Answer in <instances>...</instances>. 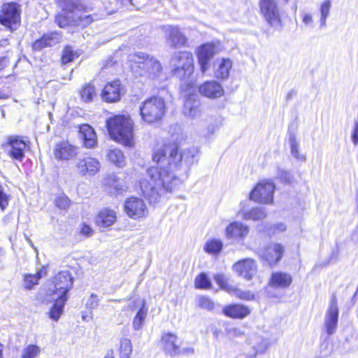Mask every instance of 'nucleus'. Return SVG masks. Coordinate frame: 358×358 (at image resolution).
Segmentation results:
<instances>
[{
  "label": "nucleus",
  "instance_id": "nucleus-57",
  "mask_svg": "<svg viewBox=\"0 0 358 358\" xmlns=\"http://www.w3.org/2000/svg\"><path fill=\"white\" fill-rule=\"evenodd\" d=\"M194 352V350L192 347L182 348L180 349V354L184 355H192Z\"/></svg>",
  "mask_w": 358,
  "mask_h": 358
},
{
  "label": "nucleus",
  "instance_id": "nucleus-33",
  "mask_svg": "<svg viewBox=\"0 0 358 358\" xmlns=\"http://www.w3.org/2000/svg\"><path fill=\"white\" fill-rule=\"evenodd\" d=\"M67 300L68 296L57 297L53 306L49 312V315L51 319L55 321H57L59 319L60 316L63 314L64 307Z\"/></svg>",
  "mask_w": 358,
  "mask_h": 358
},
{
  "label": "nucleus",
  "instance_id": "nucleus-12",
  "mask_svg": "<svg viewBox=\"0 0 358 358\" xmlns=\"http://www.w3.org/2000/svg\"><path fill=\"white\" fill-rule=\"evenodd\" d=\"M124 212L133 219H138L146 216L148 208L143 199L137 197H131L126 200L124 205Z\"/></svg>",
  "mask_w": 358,
  "mask_h": 358
},
{
  "label": "nucleus",
  "instance_id": "nucleus-9",
  "mask_svg": "<svg viewBox=\"0 0 358 358\" xmlns=\"http://www.w3.org/2000/svg\"><path fill=\"white\" fill-rule=\"evenodd\" d=\"M52 283L53 288L50 292L57 296H68L67 293L73 287V278L69 271H62L55 275Z\"/></svg>",
  "mask_w": 358,
  "mask_h": 358
},
{
  "label": "nucleus",
  "instance_id": "nucleus-19",
  "mask_svg": "<svg viewBox=\"0 0 358 358\" xmlns=\"http://www.w3.org/2000/svg\"><path fill=\"white\" fill-rule=\"evenodd\" d=\"M201 95L210 99H218L224 95L222 86L217 81H206L199 87Z\"/></svg>",
  "mask_w": 358,
  "mask_h": 358
},
{
  "label": "nucleus",
  "instance_id": "nucleus-42",
  "mask_svg": "<svg viewBox=\"0 0 358 358\" xmlns=\"http://www.w3.org/2000/svg\"><path fill=\"white\" fill-rule=\"evenodd\" d=\"M214 280L221 289L227 291L230 294L234 285L229 283L228 278L222 273H217L214 276Z\"/></svg>",
  "mask_w": 358,
  "mask_h": 358
},
{
  "label": "nucleus",
  "instance_id": "nucleus-6",
  "mask_svg": "<svg viewBox=\"0 0 358 358\" xmlns=\"http://www.w3.org/2000/svg\"><path fill=\"white\" fill-rule=\"evenodd\" d=\"M87 0H62L59 1V6L64 10L63 13L58 14L55 17V22L59 27L64 28L68 26H73V10H90L91 7L87 3Z\"/></svg>",
  "mask_w": 358,
  "mask_h": 358
},
{
  "label": "nucleus",
  "instance_id": "nucleus-23",
  "mask_svg": "<svg viewBox=\"0 0 358 358\" xmlns=\"http://www.w3.org/2000/svg\"><path fill=\"white\" fill-rule=\"evenodd\" d=\"M8 147L10 157L20 161L23 159L27 144L22 138L13 136L9 137Z\"/></svg>",
  "mask_w": 358,
  "mask_h": 358
},
{
  "label": "nucleus",
  "instance_id": "nucleus-38",
  "mask_svg": "<svg viewBox=\"0 0 358 358\" xmlns=\"http://www.w3.org/2000/svg\"><path fill=\"white\" fill-rule=\"evenodd\" d=\"M256 342L253 346L254 352L252 356L255 358L257 354L264 353L270 345V343L268 339L262 337H257Z\"/></svg>",
  "mask_w": 358,
  "mask_h": 358
},
{
  "label": "nucleus",
  "instance_id": "nucleus-8",
  "mask_svg": "<svg viewBox=\"0 0 358 358\" xmlns=\"http://www.w3.org/2000/svg\"><path fill=\"white\" fill-rule=\"evenodd\" d=\"M275 190L273 182L267 180L259 182L250 193V199L257 203H271Z\"/></svg>",
  "mask_w": 358,
  "mask_h": 358
},
{
  "label": "nucleus",
  "instance_id": "nucleus-34",
  "mask_svg": "<svg viewBox=\"0 0 358 358\" xmlns=\"http://www.w3.org/2000/svg\"><path fill=\"white\" fill-rule=\"evenodd\" d=\"M267 215L266 210L264 208H254L248 212L243 214L244 220H252L254 221L262 220L266 218Z\"/></svg>",
  "mask_w": 358,
  "mask_h": 358
},
{
  "label": "nucleus",
  "instance_id": "nucleus-7",
  "mask_svg": "<svg viewBox=\"0 0 358 358\" xmlns=\"http://www.w3.org/2000/svg\"><path fill=\"white\" fill-rule=\"evenodd\" d=\"M20 21V10L16 3H5L0 10V23L11 30L17 29Z\"/></svg>",
  "mask_w": 358,
  "mask_h": 358
},
{
  "label": "nucleus",
  "instance_id": "nucleus-10",
  "mask_svg": "<svg viewBox=\"0 0 358 358\" xmlns=\"http://www.w3.org/2000/svg\"><path fill=\"white\" fill-rule=\"evenodd\" d=\"M167 45L173 48H179L187 43V38L178 26L164 25L162 27Z\"/></svg>",
  "mask_w": 358,
  "mask_h": 358
},
{
  "label": "nucleus",
  "instance_id": "nucleus-4",
  "mask_svg": "<svg viewBox=\"0 0 358 358\" xmlns=\"http://www.w3.org/2000/svg\"><path fill=\"white\" fill-rule=\"evenodd\" d=\"M166 111V103L162 97L153 96L145 100L140 106V115L143 121L155 123L160 121Z\"/></svg>",
  "mask_w": 358,
  "mask_h": 358
},
{
  "label": "nucleus",
  "instance_id": "nucleus-41",
  "mask_svg": "<svg viewBox=\"0 0 358 358\" xmlns=\"http://www.w3.org/2000/svg\"><path fill=\"white\" fill-rule=\"evenodd\" d=\"M132 352L131 341L128 338H122L120 341V358H129Z\"/></svg>",
  "mask_w": 358,
  "mask_h": 358
},
{
  "label": "nucleus",
  "instance_id": "nucleus-44",
  "mask_svg": "<svg viewBox=\"0 0 358 358\" xmlns=\"http://www.w3.org/2000/svg\"><path fill=\"white\" fill-rule=\"evenodd\" d=\"M106 182L110 187H113L116 193H120L126 189V186L124 182L122 180L115 178V176L109 177Z\"/></svg>",
  "mask_w": 358,
  "mask_h": 358
},
{
  "label": "nucleus",
  "instance_id": "nucleus-13",
  "mask_svg": "<svg viewBox=\"0 0 358 358\" xmlns=\"http://www.w3.org/2000/svg\"><path fill=\"white\" fill-rule=\"evenodd\" d=\"M338 307L336 296L333 295L326 311L324 318V327L329 335L333 334L337 328L338 320Z\"/></svg>",
  "mask_w": 358,
  "mask_h": 358
},
{
  "label": "nucleus",
  "instance_id": "nucleus-45",
  "mask_svg": "<svg viewBox=\"0 0 358 358\" xmlns=\"http://www.w3.org/2000/svg\"><path fill=\"white\" fill-rule=\"evenodd\" d=\"M54 203L58 208L66 210L70 207L71 201L65 194H59L55 197Z\"/></svg>",
  "mask_w": 358,
  "mask_h": 358
},
{
  "label": "nucleus",
  "instance_id": "nucleus-30",
  "mask_svg": "<svg viewBox=\"0 0 358 358\" xmlns=\"http://www.w3.org/2000/svg\"><path fill=\"white\" fill-rule=\"evenodd\" d=\"M232 62L229 59H217L215 64V76L221 80H226L229 76Z\"/></svg>",
  "mask_w": 358,
  "mask_h": 358
},
{
  "label": "nucleus",
  "instance_id": "nucleus-51",
  "mask_svg": "<svg viewBox=\"0 0 358 358\" xmlns=\"http://www.w3.org/2000/svg\"><path fill=\"white\" fill-rule=\"evenodd\" d=\"M198 306L202 308L210 310L214 308V303L208 297L199 296L198 298Z\"/></svg>",
  "mask_w": 358,
  "mask_h": 358
},
{
  "label": "nucleus",
  "instance_id": "nucleus-36",
  "mask_svg": "<svg viewBox=\"0 0 358 358\" xmlns=\"http://www.w3.org/2000/svg\"><path fill=\"white\" fill-rule=\"evenodd\" d=\"M45 273L46 271L44 268H42L34 275H24V287L27 289H31L35 285L38 284L39 279Z\"/></svg>",
  "mask_w": 358,
  "mask_h": 358
},
{
  "label": "nucleus",
  "instance_id": "nucleus-53",
  "mask_svg": "<svg viewBox=\"0 0 358 358\" xmlns=\"http://www.w3.org/2000/svg\"><path fill=\"white\" fill-rule=\"evenodd\" d=\"M99 302L98 296L92 294L87 302V306L90 308H96L99 306Z\"/></svg>",
  "mask_w": 358,
  "mask_h": 358
},
{
  "label": "nucleus",
  "instance_id": "nucleus-55",
  "mask_svg": "<svg viewBox=\"0 0 358 358\" xmlns=\"http://www.w3.org/2000/svg\"><path fill=\"white\" fill-rule=\"evenodd\" d=\"M93 230L86 224H83L80 229V234L85 236H91Z\"/></svg>",
  "mask_w": 358,
  "mask_h": 358
},
{
  "label": "nucleus",
  "instance_id": "nucleus-31",
  "mask_svg": "<svg viewBox=\"0 0 358 358\" xmlns=\"http://www.w3.org/2000/svg\"><path fill=\"white\" fill-rule=\"evenodd\" d=\"M116 220V213L108 208H105L101 210L96 218V224L103 227L112 226Z\"/></svg>",
  "mask_w": 358,
  "mask_h": 358
},
{
  "label": "nucleus",
  "instance_id": "nucleus-63",
  "mask_svg": "<svg viewBox=\"0 0 358 358\" xmlns=\"http://www.w3.org/2000/svg\"><path fill=\"white\" fill-rule=\"evenodd\" d=\"M289 0H283V1L287 3L288 2Z\"/></svg>",
  "mask_w": 358,
  "mask_h": 358
},
{
  "label": "nucleus",
  "instance_id": "nucleus-46",
  "mask_svg": "<svg viewBox=\"0 0 358 358\" xmlns=\"http://www.w3.org/2000/svg\"><path fill=\"white\" fill-rule=\"evenodd\" d=\"M230 294L236 297L243 300H252L254 299V294L248 290H241L234 286Z\"/></svg>",
  "mask_w": 358,
  "mask_h": 358
},
{
  "label": "nucleus",
  "instance_id": "nucleus-32",
  "mask_svg": "<svg viewBox=\"0 0 358 358\" xmlns=\"http://www.w3.org/2000/svg\"><path fill=\"white\" fill-rule=\"evenodd\" d=\"M183 113L185 116L196 118L200 115V103L199 101L189 96L184 104Z\"/></svg>",
  "mask_w": 358,
  "mask_h": 358
},
{
  "label": "nucleus",
  "instance_id": "nucleus-24",
  "mask_svg": "<svg viewBox=\"0 0 358 358\" xmlns=\"http://www.w3.org/2000/svg\"><path fill=\"white\" fill-rule=\"evenodd\" d=\"M79 138L87 148H92L97 143L96 134L94 129L87 124L79 126Z\"/></svg>",
  "mask_w": 358,
  "mask_h": 358
},
{
  "label": "nucleus",
  "instance_id": "nucleus-1",
  "mask_svg": "<svg viewBox=\"0 0 358 358\" xmlns=\"http://www.w3.org/2000/svg\"><path fill=\"white\" fill-rule=\"evenodd\" d=\"M198 155L195 148L179 151L177 144L164 143L155 148L152 159L157 166H151L146 171L145 178L140 181V187L150 202L156 203L164 194L171 192L181 183L180 178L174 170L194 164Z\"/></svg>",
  "mask_w": 358,
  "mask_h": 358
},
{
  "label": "nucleus",
  "instance_id": "nucleus-49",
  "mask_svg": "<svg viewBox=\"0 0 358 358\" xmlns=\"http://www.w3.org/2000/svg\"><path fill=\"white\" fill-rule=\"evenodd\" d=\"M289 144L292 155L297 159L304 160L305 157L303 155H300L299 150V143L296 141L294 136H290Z\"/></svg>",
  "mask_w": 358,
  "mask_h": 358
},
{
  "label": "nucleus",
  "instance_id": "nucleus-52",
  "mask_svg": "<svg viewBox=\"0 0 358 358\" xmlns=\"http://www.w3.org/2000/svg\"><path fill=\"white\" fill-rule=\"evenodd\" d=\"M302 22L306 26H311L313 24V18L310 13L307 12H302L301 13Z\"/></svg>",
  "mask_w": 358,
  "mask_h": 358
},
{
  "label": "nucleus",
  "instance_id": "nucleus-39",
  "mask_svg": "<svg viewBox=\"0 0 358 358\" xmlns=\"http://www.w3.org/2000/svg\"><path fill=\"white\" fill-rule=\"evenodd\" d=\"M80 96L83 101L90 102L92 101L96 96L94 87L91 84H85L83 86L80 90Z\"/></svg>",
  "mask_w": 358,
  "mask_h": 358
},
{
  "label": "nucleus",
  "instance_id": "nucleus-16",
  "mask_svg": "<svg viewBox=\"0 0 358 358\" xmlns=\"http://www.w3.org/2000/svg\"><path fill=\"white\" fill-rule=\"evenodd\" d=\"M232 268L238 275L250 280L256 274L257 266L252 259L248 258L236 262Z\"/></svg>",
  "mask_w": 358,
  "mask_h": 358
},
{
  "label": "nucleus",
  "instance_id": "nucleus-40",
  "mask_svg": "<svg viewBox=\"0 0 358 358\" xmlns=\"http://www.w3.org/2000/svg\"><path fill=\"white\" fill-rule=\"evenodd\" d=\"M222 246L221 241L213 239L206 242L204 249L208 253L216 255L220 252Z\"/></svg>",
  "mask_w": 358,
  "mask_h": 358
},
{
  "label": "nucleus",
  "instance_id": "nucleus-5",
  "mask_svg": "<svg viewBox=\"0 0 358 358\" xmlns=\"http://www.w3.org/2000/svg\"><path fill=\"white\" fill-rule=\"evenodd\" d=\"M170 66L175 76L180 79L189 78L194 72V58L190 52H176L170 60Z\"/></svg>",
  "mask_w": 358,
  "mask_h": 358
},
{
  "label": "nucleus",
  "instance_id": "nucleus-47",
  "mask_svg": "<svg viewBox=\"0 0 358 358\" xmlns=\"http://www.w3.org/2000/svg\"><path fill=\"white\" fill-rule=\"evenodd\" d=\"M78 57L77 52H74L71 47L67 46L64 50L62 57V63L63 64L72 62L75 58Z\"/></svg>",
  "mask_w": 358,
  "mask_h": 358
},
{
  "label": "nucleus",
  "instance_id": "nucleus-25",
  "mask_svg": "<svg viewBox=\"0 0 358 358\" xmlns=\"http://www.w3.org/2000/svg\"><path fill=\"white\" fill-rule=\"evenodd\" d=\"M249 233V227L245 224L239 222L231 223L226 229V236L236 240L243 239Z\"/></svg>",
  "mask_w": 358,
  "mask_h": 358
},
{
  "label": "nucleus",
  "instance_id": "nucleus-50",
  "mask_svg": "<svg viewBox=\"0 0 358 358\" xmlns=\"http://www.w3.org/2000/svg\"><path fill=\"white\" fill-rule=\"evenodd\" d=\"M10 200V195L4 192V188L0 184V208L4 210L8 206Z\"/></svg>",
  "mask_w": 358,
  "mask_h": 358
},
{
  "label": "nucleus",
  "instance_id": "nucleus-61",
  "mask_svg": "<svg viewBox=\"0 0 358 358\" xmlns=\"http://www.w3.org/2000/svg\"><path fill=\"white\" fill-rule=\"evenodd\" d=\"M6 97H7L6 96H5V95H1V94H0V99H6Z\"/></svg>",
  "mask_w": 358,
  "mask_h": 358
},
{
  "label": "nucleus",
  "instance_id": "nucleus-43",
  "mask_svg": "<svg viewBox=\"0 0 358 358\" xmlns=\"http://www.w3.org/2000/svg\"><path fill=\"white\" fill-rule=\"evenodd\" d=\"M41 352V349L35 345H29L22 350L21 358H36Z\"/></svg>",
  "mask_w": 358,
  "mask_h": 358
},
{
  "label": "nucleus",
  "instance_id": "nucleus-17",
  "mask_svg": "<svg viewBox=\"0 0 358 358\" xmlns=\"http://www.w3.org/2000/svg\"><path fill=\"white\" fill-rule=\"evenodd\" d=\"M88 0L86 1L87 3L91 7V10H92V7L90 4L88 3ZM90 10L84 11V10H73V27H86L92 23L95 20H98L101 17H105V14H101L99 16L96 14H87Z\"/></svg>",
  "mask_w": 358,
  "mask_h": 358
},
{
  "label": "nucleus",
  "instance_id": "nucleus-35",
  "mask_svg": "<svg viewBox=\"0 0 358 358\" xmlns=\"http://www.w3.org/2000/svg\"><path fill=\"white\" fill-rule=\"evenodd\" d=\"M108 159L115 165L119 167L124 166L125 164V158L122 152L117 148L111 149L107 153Z\"/></svg>",
  "mask_w": 358,
  "mask_h": 358
},
{
  "label": "nucleus",
  "instance_id": "nucleus-22",
  "mask_svg": "<svg viewBox=\"0 0 358 358\" xmlns=\"http://www.w3.org/2000/svg\"><path fill=\"white\" fill-rule=\"evenodd\" d=\"M120 96L121 88L120 80H114L113 82L107 83L101 93L103 100L108 103L119 101Z\"/></svg>",
  "mask_w": 358,
  "mask_h": 358
},
{
  "label": "nucleus",
  "instance_id": "nucleus-37",
  "mask_svg": "<svg viewBox=\"0 0 358 358\" xmlns=\"http://www.w3.org/2000/svg\"><path fill=\"white\" fill-rule=\"evenodd\" d=\"M331 7V2L330 0H325L320 4V23L321 27H325L327 25V18L329 17L330 13V9Z\"/></svg>",
  "mask_w": 358,
  "mask_h": 358
},
{
  "label": "nucleus",
  "instance_id": "nucleus-18",
  "mask_svg": "<svg viewBox=\"0 0 358 358\" xmlns=\"http://www.w3.org/2000/svg\"><path fill=\"white\" fill-rule=\"evenodd\" d=\"M129 306L132 310L138 308L133 320L132 326L134 329L140 330L143 327L148 315V309L145 308V301L141 299H136Z\"/></svg>",
  "mask_w": 358,
  "mask_h": 358
},
{
  "label": "nucleus",
  "instance_id": "nucleus-48",
  "mask_svg": "<svg viewBox=\"0 0 358 358\" xmlns=\"http://www.w3.org/2000/svg\"><path fill=\"white\" fill-rule=\"evenodd\" d=\"M210 285V280L205 273H201L195 279V286L197 288L208 289Z\"/></svg>",
  "mask_w": 358,
  "mask_h": 358
},
{
  "label": "nucleus",
  "instance_id": "nucleus-14",
  "mask_svg": "<svg viewBox=\"0 0 358 358\" xmlns=\"http://www.w3.org/2000/svg\"><path fill=\"white\" fill-rule=\"evenodd\" d=\"M219 48L215 43H205L199 46L196 54L201 71L205 73L209 69V61L218 52Z\"/></svg>",
  "mask_w": 358,
  "mask_h": 358
},
{
  "label": "nucleus",
  "instance_id": "nucleus-60",
  "mask_svg": "<svg viewBox=\"0 0 358 358\" xmlns=\"http://www.w3.org/2000/svg\"><path fill=\"white\" fill-rule=\"evenodd\" d=\"M125 2H131V0H120V3L123 4Z\"/></svg>",
  "mask_w": 358,
  "mask_h": 358
},
{
  "label": "nucleus",
  "instance_id": "nucleus-29",
  "mask_svg": "<svg viewBox=\"0 0 358 358\" xmlns=\"http://www.w3.org/2000/svg\"><path fill=\"white\" fill-rule=\"evenodd\" d=\"M292 281L291 275L279 271L272 273L268 285L274 288L285 289L291 285Z\"/></svg>",
  "mask_w": 358,
  "mask_h": 358
},
{
  "label": "nucleus",
  "instance_id": "nucleus-21",
  "mask_svg": "<svg viewBox=\"0 0 358 358\" xmlns=\"http://www.w3.org/2000/svg\"><path fill=\"white\" fill-rule=\"evenodd\" d=\"M162 342L166 353L171 357L180 355L181 343L178 341L176 335L171 333H166L162 336Z\"/></svg>",
  "mask_w": 358,
  "mask_h": 358
},
{
  "label": "nucleus",
  "instance_id": "nucleus-54",
  "mask_svg": "<svg viewBox=\"0 0 358 358\" xmlns=\"http://www.w3.org/2000/svg\"><path fill=\"white\" fill-rule=\"evenodd\" d=\"M352 141L354 145H358V121L355 122V126L352 132Z\"/></svg>",
  "mask_w": 358,
  "mask_h": 358
},
{
  "label": "nucleus",
  "instance_id": "nucleus-20",
  "mask_svg": "<svg viewBox=\"0 0 358 358\" xmlns=\"http://www.w3.org/2000/svg\"><path fill=\"white\" fill-rule=\"evenodd\" d=\"M99 162L93 157H86L80 159L77 164L76 167L78 172L83 176L94 175L100 169Z\"/></svg>",
  "mask_w": 358,
  "mask_h": 358
},
{
  "label": "nucleus",
  "instance_id": "nucleus-59",
  "mask_svg": "<svg viewBox=\"0 0 358 358\" xmlns=\"http://www.w3.org/2000/svg\"><path fill=\"white\" fill-rule=\"evenodd\" d=\"M3 346L0 344V358H3Z\"/></svg>",
  "mask_w": 358,
  "mask_h": 358
},
{
  "label": "nucleus",
  "instance_id": "nucleus-27",
  "mask_svg": "<svg viewBox=\"0 0 358 358\" xmlns=\"http://www.w3.org/2000/svg\"><path fill=\"white\" fill-rule=\"evenodd\" d=\"M222 313L229 317L243 319L250 313V310L248 306L242 304H231L224 306Z\"/></svg>",
  "mask_w": 358,
  "mask_h": 358
},
{
  "label": "nucleus",
  "instance_id": "nucleus-28",
  "mask_svg": "<svg viewBox=\"0 0 358 358\" xmlns=\"http://www.w3.org/2000/svg\"><path fill=\"white\" fill-rule=\"evenodd\" d=\"M62 37L57 32H51L45 34L40 39L36 40L33 43V49L35 50H41L46 47L55 45L61 41Z\"/></svg>",
  "mask_w": 358,
  "mask_h": 358
},
{
  "label": "nucleus",
  "instance_id": "nucleus-26",
  "mask_svg": "<svg viewBox=\"0 0 358 358\" xmlns=\"http://www.w3.org/2000/svg\"><path fill=\"white\" fill-rule=\"evenodd\" d=\"M284 252V248L280 244L273 243L266 247L262 257L271 265L280 260Z\"/></svg>",
  "mask_w": 358,
  "mask_h": 358
},
{
  "label": "nucleus",
  "instance_id": "nucleus-2",
  "mask_svg": "<svg viewBox=\"0 0 358 358\" xmlns=\"http://www.w3.org/2000/svg\"><path fill=\"white\" fill-rule=\"evenodd\" d=\"M131 71L138 76H158L162 71L160 62L154 57L144 52L130 54L128 57Z\"/></svg>",
  "mask_w": 358,
  "mask_h": 358
},
{
  "label": "nucleus",
  "instance_id": "nucleus-11",
  "mask_svg": "<svg viewBox=\"0 0 358 358\" xmlns=\"http://www.w3.org/2000/svg\"><path fill=\"white\" fill-rule=\"evenodd\" d=\"M259 8L261 13L271 26L278 27L280 25L279 10L274 0H260Z\"/></svg>",
  "mask_w": 358,
  "mask_h": 358
},
{
  "label": "nucleus",
  "instance_id": "nucleus-15",
  "mask_svg": "<svg viewBox=\"0 0 358 358\" xmlns=\"http://www.w3.org/2000/svg\"><path fill=\"white\" fill-rule=\"evenodd\" d=\"M78 153V148L65 141L56 143L53 149L54 157L57 160H70Z\"/></svg>",
  "mask_w": 358,
  "mask_h": 358
},
{
  "label": "nucleus",
  "instance_id": "nucleus-58",
  "mask_svg": "<svg viewBox=\"0 0 358 358\" xmlns=\"http://www.w3.org/2000/svg\"><path fill=\"white\" fill-rule=\"evenodd\" d=\"M280 177L283 178L285 181H289L290 179V174L287 171H282L280 173Z\"/></svg>",
  "mask_w": 358,
  "mask_h": 358
},
{
  "label": "nucleus",
  "instance_id": "nucleus-62",
  "mask_svg": "<svg viewBox=\"0 0 358 358\" xmlns=\"http://www.w3.org/2000/svg\"><path fill=\"white\" fill-rule=\"evenodd\" d=\"M114 11H115V10H114V9H112L110 11H109V12H108V14H110V13H114Z\"/></svg>",
  "mask_w": 358,
  "mask_h": 358
},
{
  "label": "nucleus",
  "instance_id": "nucleus-56",
  "mask_svg": "<svg viewBox=\"0 0 358 358\" xmlns=\"http://www.w3.org/2000/svg\"><path fill=\"white\" fill-rule=\"evenodd\" d=\"M273 233L275 231H285L287 229L286 225L284 223H278L275 224L273 227Z\"/></svg>",
  "mask_w": 358,
  "mask_h": 358
},
{
  "label": "nucleus",
  "instance_id": "nucleus-3",
  "mask_svg": "<svg viewBox=\"0 0 358 358\" xmlns=\"http://www.w3.org/2000/svg\"><path fill=\"white\" fill-rule=\"evenodd\" d=\"M108 131L113 138L130 146L133 141V122L126 115H116L106 122Z\"/></svg>",
  "mask_w": 358,
  "mask_h": 358
}]
</instances>
